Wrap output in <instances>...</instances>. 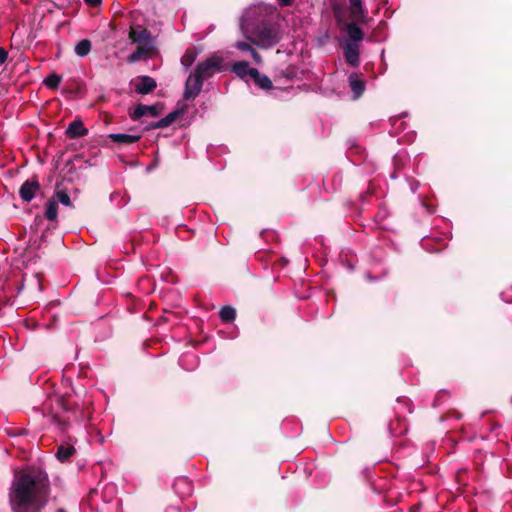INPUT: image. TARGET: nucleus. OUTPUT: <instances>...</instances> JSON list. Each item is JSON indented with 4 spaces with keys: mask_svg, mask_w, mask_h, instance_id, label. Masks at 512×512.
I'll use <instances>...</instances> for the list:
<instances>
[{
    "mask_svg": "<svg viewBox=\"0 0 512 512\" xmlns=\"http://www.w3.org/2000/svg\"><path fill=\"white\" fill-rule=\"evenodd\" d=\"M343 53L346 62L351 67H358L360 64V45L354 43H343Z\"/></svg>",
    "mask_w": 512,
    "mask_h": 512,
    "instance_id": "obj_7",
    "label": "nucleus"
},
{
    "mask_svg": "<svg viewBox=\"0 0 512 512\" xmlns=\"http://www.w3.org/2000/svg\"><path fill=\"white\" fill-rule=\"evenodd\" d=\"M392 164L394 167V171L390 174L391 178H396V172L403 169L405 162L403 157L400 155H396L393 157Z\"/></svg>",
    "mask_w": 512,
    "mask_h": 512,
    "instance_id": "obj_25",
    "label": "nucleus"
},
{
    "mask_svg": "<svg viewBox=\"0 0 512 512\" xmlns=\"http://www.w3.org/2000/svg\"><path fill=\"white\" fill-rule=\"evenodd\" d=\"M57 213V202L54 200H50L46 205L45 217L50 221H54L57 218Z\"/></svg>",
    "mask_w": 512,
    "mask_h": 512,
    "instance_id": "obj_22",
    "label": "nucleus"
},
{
    "mask_svg": "<svg viewBox=\"0 0 512 512\" xmlns=\"http://www.w3.org/2000/svg\"><path fill=\"white\" fill-rule=\"evenodd\" d=\"M151 49L152 48L150 47L139 46V48L136 51H134L132 54L128 56L127 61L129 63H135L142 59H146L150 56L149 54Z\"/></svg>",
    "mask_w": 512,
    "mask_h": 512,
    "instance_id": "obj_18",
    "label": "nucleus"
},
{
    "mask_svg": "<svg viewBox=\"0 0 512 512\" xmlns=\"http://www.w3.org/2000/svg\"><path fill=\"white\" fill-rule=\"evenodd\" d=\"M91 50V42L88 39H83L78 42L75 46V53L79 57H85L89 54Z\"/></svg>",
    "mask_w": 512,
    "mask_h": 512,
    "instance_id": "obj_21",
    "label": "nucleus"
},
{
    "mask_svg": "<svg viewBox=\"0 0 512 512\" xmlns=\"http://www.w3.org/2000/svg\"><path fill=\"white\" fill-rule=\"evenodd\" d=\"M56 512H67L64 508H59L56 510Z\"/></svg>",
    "mask_w": 512,
    "mask_h": 512,
    "instance_id": "obj_33",
    "label": "nucleus"
},
{
    "mask_svg": "<svg viewBox=\"0 0 512 512\" xmlns=\"http://www.w3.org/2000/svg\"><path fill=\"white\" fill-rule=\"evenodd\" d=\"M134 89L138 94L146 95L152 92L156 87V81L150 76H139L134 82Z\"/></svg>",
    "mask_w": 512,
    "mask_h": 512,
    "instance_id": "obj_8",
    "label": "nucleus"
},
{
    "mask_svg": "<svg viewBox=\"0 0 512 512\" xmlns=\"http://www.w3.org/2000/svg\"><path fill=\"white\" fill-rule=\"evenodd\" d=\"M203 82L204 80L194 71L186 80L183 94L184 99L190 100L196 98L202 90Z\"/></svg>",
    "mask_w": 512,
    "mask_h": 512,
    "instance_id": "obj_4",
    "label": "nucleus"
},
{
    "mask_svg": "<svg viewBox=\"0 0 512 512\" xmlns=\"http://www.w3.org/2000/svg\"><path fill=\"white\" fill-rule=\"evenodd\" d=\"M75 454V448L72 445H60L56 452V458L60 462L68 461Z\"/></svg>",
    "mask_w": 512,
    "mask_h": 512,
    "instance_id": "obj_16",
    "label": "nucleus"
},
{
    "mask_svg": "<svg viewBox=\"0 0 512 512\" xmlns=\"http://www.w3.org/2000/svg\"><path fill=\"white\" fill-rule=\"evenodd\" d=\"M380 55H381V57L384 56V50L381 51Z\"/></svg>",
    "mask_w": 512,
    "mask_h": 512,
    "instance_id": "obj_35",
    "label": "nucleus"
},
{
    "mask_svg": "<svg viewBox=\"0 0 512 512\" xmlns=\"http://www.w3.org/2000/svg\"><path fill=\"white\" fill-rule=\"evenodd\" d=\"M255 83L263 88V89H270L272 88V82L271 80L266 76V75H262L258 72V76H253L252 78Z\"/></svg>",
    "mask_w": 512,
    "mask_h": 512,
    "instance_id": "obj_24",
    "label": "nucleus"
},
{
    "mask_svg": "<svg viewBox=\"0 0 512 512\" xmlns=\"http://www.w3.org/2000/svg\"><path fill=\"white\" fill-rule=\"evenodd\" d=\"M50 494V481L39 469L22 471L15 476L9 500L13 512H41Z\"/></svg>",
    "mask_w": 512,
    "mask_h": 512,
    "instance_id": "obj_1",
    "label": "nucleus"
},
{
    "mask_svg": "<svg viewBox=\"0 0 512 512\" xmlns=\"http://www.w3.org/2000/svg\"><path fill=\"white\" fill-rule=\"evenodd\" d=\"M40 185L37 181H26L22 184L19 190L21 199L25 202H30L39 191Z\"/></svg>",
    "mask_w": 512,
    "mask_h": 512,
    "instance_id": "obj_9",
    "label": "nucleus"
},
{
    "mask_svg": "<svg viewBox=\"0 0 512 512\" xmlns=\"http://www.w3.org/2000/svg\"><path fill=\"white\" fill-rule=\"evenodd\" d=\"M160 114V106L158 104L154 105H144L138 104L135 106L134 110L130 112V118L134 121L139 120L144 116L157 117Z\"/></svg>",
    "mask_w": 512,
    "mask_h": 512,
    "instance_id": "obj_6",
    "label": "nucleus"
},
{
    "mask_svg": "<svg viewBox=\"0 0 512 512\" xmlns=\"http://www.w3.org/2000/svg\"><path fill=\"white\" fill-rule=\"evenodd\" d=\"M129 38L133 43L143 47L152 48V36L148 29L142 26L131 27Z\"/></svg>",
    "mask_w": 512,
    "mask_h": 512,
    "instance_id": "obj_5",
    "label": "nucleus"
},
{
    "mask_svg": "<svg viewBox=\"0 0 512 512\" xmlns=\"http://www.w3.org/2000/svg\"><path fill=\"white\" fill-rule=\"evenodd\" d=\"M87 134L88 129L84 126L81 120L72 121L66 129V135L70 139L80 138L86 136Z\"/></svg>",
    "mask_w": 512,
    "mask_h": 512,
    "instance_id": "obj_11",
    "label": "nucleus"
},
{
    "mask_svg": "<svg viewBox=\"0 0 512 512\" xmlns=\"http://www.w3.org/2000/svg\"><path fill=\"white\" fill-rule=\"evenodd\" d=\"M232 71L241 78H253V76H258V70L251 68L245 61L235 62L232 65Z\"/></svg>",
    "mask_w": 512,
    "mask_h": 512,
    "instance_id": "obj_10",
    "label": "nucleus"
},
{
    "mask_svg": "<svg viewBox=\"0 0 512 512\" xmlns=\"http://www.w3.org/2000/svg\"><path fill=\"white\" fill-rule=\"evenodd\" d=\"M56 197H57V200L65 205V206H70L71 205V200H70V196L67 194V192L65 191H57L56 192Z\"/></svg>",
    "mask_w": 512,
    "mask_h": 512,
    "instance_id": "obj_26",
    "label": "nucleus"
},
{
    "mask_svg": "<svg viewBox=\"0 0 512 512\" xmlns=\"http://www.w3.org/2000/svg\"><path fill=\"white\" fill-rule=\"evenodd\" d=\"M250 9L241 19V30L245 37L260 48L267 49L276 45L280 40L279 28L276 24L261 19L257 25L251 23Z\"/></svg>",
    "mask_w": 512,
    "mask_h": 512,
    "instance_id": "obj_2",
    "label": "nucleus"
},
{
    "mask_svg": "<svg viewBox=\"0 0 512 512\" xmlns=\"http://www.w3.org/2000/svg\"><path fill=\"white\" fill-rule=\"evenodd\" d=\"M175 511H176V509L173 507L168 510V512H175Z\"/></svg>",
    "mask_w": 512,
    "mask_h": 512,
    "instance_id": "obj_34",
    "label": "nucleus"
},
{
    "mask_svg": "<svg viewBox=\"0 0 512 512\" xmlns=\"http://www.w3.org/2000/svg\"><path fill=\"white\" fill-rule=\"evenodd\" d=\"M350 16L353 20H361L364 18V9L361 0H349Z\"/></svg>",
    "mask_w": 512,
    "mask_h": 512,
    "instance_id": "obj_17",
    "label": "nucleus"
},
{
    "mask_svg": "<svg viewBox=\"0 0 512 512\" xmlns=\"http://www.w3.org/2000/svg\"><path fill=\"white\" fill-rule=\"evenodd\" d=\"M84 1L87 5L95 7V6H98L99 4H101L102 0H84Z\"/></svg>",
    "mask_w": 512,
    "mask_h": 512,
    "instance_id": "obj_31",
    "label": "nucleus"
},
{
    "mask_svg": "<svg viewBox=\"0 0 512 512\" xmlns=\"http://www.w3.org/2000/svg\"><path fill=\"white\" fill-rule=\"evenodd\" d=\"M61 80H62L61 76L53 73L44 79V84L47 88L56 89L59 86Z\"/></svg>",
    "mask_w": 512,
    "mask_h": 512,
    "instance_id": "obj_23",
    "label": "nucleus"
},
{
    "mask_svg": "<svg viewBox=\"0 0 512 512\" xmlns=\"http://www.w3.org/2000/svg\"><path fill=\"white\" fill-rule=\"evenodd\" d=\"M220 319L224 323H230L236 318V311L231 306H224L219 312Z\"/></svg>",
    "mask_w": 512,
    "mask_h": 512,
    "instance_id": "obj_20",
    "label": "nucleus"
},
{
    "mask_svg": "<svg viewBox=\"0 0 512 512\" xmlns=\"http://www.w3.org/2000/svg\"><path fill=\"white\" fill-rule=\"evenodd\" d=\"M349 86L354 93V97L358 98L365 90V82L360 78L359 74L351 73L349 75Z\"/></svg>",
    "mask_w": 512,
    "mask_h": 512,
    "instance_id": "obj_14",
    "label": "nucleus"
},
{
    "mask_svg": "<svg viewBox=\"0 0 512 512\" xmlns=\"http://www.w3.org/2000/svg\"><path fill=\"white\" fill-rule=\"evenodd\" d=\"M279 5L282 6V7H287V6H290L292 5V0H277Z\"/></svg>",
    "mask_w": 512,
    "mask_h": 512,
    "instance_id": "obj_32",
    "label": "nucleus"
},
{
    "mask_svg": "<svg viewBox=\"0 0 512 512\" xmlns=\"http://www.w3.org/2000/svg\"><path fill=\"white\" fill-rule=\"evenodd\" d=\"M178 118V112H170L167 116L161 118L157 122L151 125L152 128H165L170 126Z\"/></svg>",
    "mask_w": 512,
    "mask_h": 512,
    "instance_id": "obj_19",
    "label": "nucleus"
},
{
    "mask_svg": "<svg viewBox=\"0 0 512 512\" xmlns=\"http://www.w3.org/2000/svg\"><path fill=\"white\" fill-rule=\"evenodd\" d=\"M222 58L218 55H211L205 60L199 62L195 68V72L204 81L211 78L215 73L221 71Z\"/></svg>",
    "mask_w": 512,
    "mask_h": 512,
    "instance_id": "obj_3",
    "label": "nucleus"
},
{
    "mask_svg": "<svg viewBox=\"0 0 512 512\" xmlns=\"http://www.w3.org/2000/svg\"><path fill=\"white\" fill-rule=\"evenodd\" d=\"M250 54L256 64H260L262 62L260 54L255 49H251Z\"/></svg>",
    "mask_w": 512,
    "mask_h": 512,
    "instance_id": "obj_29",
    "label": "nucleus"
},
{
    "mask_svg": "<svg viewBox=\"0 0 512 512\" xmlns=\"http://www.w3.org/2000/svg\"><path fill=\"white\" fill-rule=\"evenodd\" d=\"M142 134H130V133H113L109 135V138L118 144L129 145L139 141Z\"/></svg>",
    "mask_w": 512,
    "mask_h": 512,
    "instance_id": "obj_13",
    "label": "nucleus"
},
{
    "mask_svg": "<svg viewBox=\"0 0 512 512\" xmlns=\"http://www.w3.org/2000/svg\"><path fill=\"white\" fill-rule=\"evenodd\" d=\"M200 50L196 47L188 48L181 57V64L185 68H190L198 57Z\"/></svg>",
    "mask_w": 512,
    "mask_h": 512,
    "instance_id": "obj_15",
    "label": "nucleus"
},
{
    "mask_svg": "<svg viewBox=\"0 0 512 512\" xmlns=\"http://www.w3.org/2000/svg\"><path fill=\"white\" fill-rule=\"evenodd\" d=\"M7 57H8V53L7 51L0 47V65L4 64L7 60Z\"/></svg>",
    "mask_w": 512,
    "mask_h": 512,
    "instance_id": "obj_30",
    "label": "nucleus"
},
{
    "mask_svg": "<svg viewBox=\"0 0 512 512\" xmlns=\"http://www.w3.org/2000/svg\"><path fill=\"white\" fill-rule=\"evenodd\" d=\"M239 50L251 52L252 46L245 42H237L235 45Z\"/></svg>",
    "mask_w": 512,
    "mask_h": 512,
    "instance_id": "obj_28",
    "label": "nucleus"
},
{
    "mask_svg": "<svg viewBox=\"0 0 512 512\" xmlns=\"http://www.w3.org/2000/svg\"><path fill=\"white\" fill-rule=\"evenodd\" d=\"M346 33L347 38L344 40V43H354L360 45V42L364 38L363 31L354 23H350L347 25Z\"/></svg>",
    "mask_w": 512,
    "mask_h": 512,
    "instance_id": "obj_12",
    "label": "nucleus"
},
{
    "mask_svg": "<svg viewBox=\"0 0 512 512\" xmlns=\"http://www.w3.org/2000/svg\"><path fill=\"white\" fill-rule=\"evenodd\" d=\"M182 486L186 487L187 494H189L191 491V483L189 482V480L187 478H179V479H177V481L174 484V488L176 491H178V489Z\"/></svg>",
    "mask_w": 512,
    "mask_h": 512,
    "instance_id": "obj_27",
    "label": "nucleus"
}]
</instances>
